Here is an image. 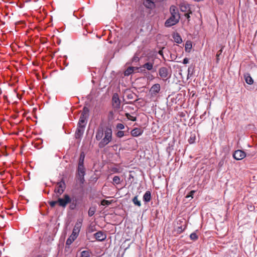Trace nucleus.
Masks as SVG:
<instances>
[{
    "mask_svg": "<svg viewBox=\"0 0 257 257\" xmlns=\"http://www.w3.org/2000/svg\"><path fill=\"white\" fill-rule=\"evenodd\" d=\"M66 188V184L63 179L57 183L54 192L56 194V197H58L59 195H61L64 191Z\"/></svg>",
    "mask_w": 257,
    "mask_h": 257,
    "instance_id": "obj_6",
    "label": "nucleus"
},
{
    "mask_svg": "<svg viewBox=\"0 0 257 257\" xmlns=\"http://www.w3.org/2000/svg\"><path fill=\"white\" fill-rule=\"evenodd\" d=\"M158 1V0H145L143 4L147 8L152 9L155 7V4Z\"/></svg>",
    "mask_w": 257,
    "mask_h": 257,
    "instance_id": "obj_11",
    "label": "nucleus"
},
{
    "mask_svg": "<svg viewBox=\"0 0 257 257\" xmlns=\"http://www.w3.org/2000/svg\"><path fill=\"white\" fill-rule=\"evenodd\" d=\"M85 174V169L84 165H78L77 168V174L76 176V181H79L80 184V186L82 187V185L84 182V176Z\"/></svg>",
    "mask_w": 257,
    "mask_h": 257,
    "instance_id": "obj_4",
    "label": "nucleus"
},
{
    "mask_svg": "<svg viewBox=\"0 0 257 257\" xmlns=\"http://www.w3.org/2000/svg\"><path fill=\"white\" fill-rule=\"evenodd\" d=\"M94 231V227L93 226H91L88 229L89 232H92Z\"/></svg>",
    "mask_w": 257,
    "mask_h": 257,
    "instance_id": "obj_42",
    "label": "nucleus"
},
{
    "mask_svg": "<svg viewBox=\"0 0 257 257\" xmlns=\"http://www.w3.org/2000/svg\"><path fill=\"white\" fill-rule=\"evenodd\" d=\"M178 222L180 223H184L183 225H181L180 226L177 227V231L179 232H182L186 228V221L184 219H182V220H179Z\"/></svg>",
    "mask_w": 257,
    "mask_h": 257,
    "instance_id": "obj_20",
    "label": "nucleus"
},
{
    "mask_svg": "<svg viewBox=\"0 0 257 257\" xmlns=\"http://www.w3.org/2000/svg\"><path fill=\"white\" fill-rule=\"evenodd\" d=\"M148 79L152 80L153 79V76L151 75H149L148 77Z\"/></svg>",
    "mask_w": 257,
    "mask_h": 257,
    "instance_id": "obj_45",
    "label": "nucleus"
},
{
    "mask_svg": "<svg viewBox=\"0 0 257 257\" xmlns=\"http://www.w3.org/2000/svg\"><path fill=\"white\" fill-rule=\"evenodd\" d=\"M71 201L72 199L70 198V196L66 194L63 195V198L58 197L57 200L58 205L63 208L66 207V206L68 203L71 202Z\"/></svg>",
    "mask_w": 257,
    "mask_h": 257,
    "instance_id": "obj_5",
    "label": "nucleus"
},
{
    "mask_svg": "<svg viewBox=\"0 0 257 257\" xmlns=\"http://www.w3.org/2000/svg\"><path fill=\"white\" fill-rule=\"evenodd\" d=\"M88 108L84 107L83 109V112L82 113H84L86 115V113L88 112Z\"/></svg>",
    "mask_w": 257,
    "mask_h": 257,
    "instance_id": "obj_44",
    "label": "nucleus"
},
{
    "mask_svg": "<svg viewBox=\"0 0 257 257\" xmlns=\"http://www.w3.org/2000/svg\"><path fill=\"white\" fill-rule=\"evenodd\" d=\"M49 204L51 207H54L56 204H58L57 200L56 201H51L49 202Z\"/></svg>",
    "mask_w": 257,
    "mask_h": 257,
    "instance_id": "obj_38",
    "label": "nucleus"
},
{
    "mask_svg": "<svg viewBox=\"0 0 257 257\" xmlns=\"http://www.w3.org/2000/svg\"><path fill=\"white\" fill-rule=\"evenodd\" d=\"M120 178L118 176H115L113 178V183L115 184H119L120 183Z\"/></svg>",
    "mask_w": 257,
    "mask_h": 257,
    "instance_id": "obj_29",
    "label": "nucleus"
},
{
    "mask_svg": "<svg viewBox=\"0 0 257 257\" xmlns=\"http://www.w3.org/2000/svg\"><path fill=\"white\" fill-rule=\"evenodd\" d=\"M112 107L114 111H120L122 110L120 105V100L118 94L115 93L112 97Z\"/></svg>",
    "mask_w": 257,
    "mask_h": 257,
    "instance_id": "obj_3",
    "label": "nucleus"
},
{
    "mask_svg": "<svg viewBox=\"0 0 257 257\" xmlns=\"http://www.w3.org/2000/svg\"><path fill=\"white\" fill-rule=\"evenodd\" d=\"M139 69V67H128L124 72V76H129L134 73V71L137 70Z\"/></svg>",
    "mask_w": 257,
    "mask_h": 257,
    "instance_id": "obj_15",
    "label": "nucleus"
},
{
    "mask_svg": "<svg viewBox=\"0 0 257 257\" xmlns=\"http://www.w3.org/2000/svg\"><path fill=\"white\" fill-rule=\"evenodd\" d=\"M112 201H108L106 200H102L101 202V204L103 206H108L111 203Z\"/></svg>",
    "mask_w": 257,
    "mask_h": 257,
    "instance_id": "obj_31",
    "label": "nucleus"
},
{
    "mask_svg": "<svg viewBox=\"0 0 257 257\" xmlns=\"http://www.w3.org/2000/svg\"><path fill=\"white\" fill-rule=\"evenodd\" d=\"M189 8L188 5L182 4L180 5V10L182 12H187Z\"/></svg>",
    "mask_w": 257,
    "mask_h": 257,
    "instance_id": "obj_27",
    "label": "nucleus"
},
{
    "mask_svg": "<svg viewBox=\"0 0 257 257\" xmlns=\"http://www.w3.org/2000/svg\"><path fill=\"white\" fill-rule=\"evenodd\" d=\"M139 60H140V58L139 57V55L137 53H136L132 59V62H138L139 61Z\"/></svg>",
    "mask_w": 257,
    "mask_h": 257,
    "instance_id": "obj_30",
    "label": "nucleus"
},
{
    "mask_svg": "<svg viewBox=\"0 0 257 257\" xmlns=\"http://www.w3.org/2000/svg\"><path fill=\"white\" fill-rule=\"evenodd\" d=\"M192 47V43L190 42H187L185 44V50L188 52H190Z\"/></svg>",
    "mask_w": 257,
    "mask_h": 257,
    "instance_id": "obj_28",
    "label": "nucleus"
},
{
    "mask_svg": "<svg viewBox=\"0 0 257 257\" xmlns=\"http://www.w3.org/2000/svg\"><path fill=\"white\" fill-rule=\"evenodd\" d=\"M222 52V48L220 50H219L216 54V62L217 63L218 62V61L219 60V57L220 55L221 54Z\"/></svg>",
    "mask_w": 257,
    "mask_h": 257,
    "instance_id": "obj_35",
    "label": "nucleus"
},
{
    "mask_svg": "<svg viewBox=\"0 0 257 257\" xmlns=\"http://www.w3.org/2000/svg\"><path fill=\"white\" fill-rule=\"evenodd\" d=\"M84 127H84V124H83L82 125H80V126L78 125V127L77 128V130H76V131L75 132V138L76 139H79L82 136V135L84 133Z\"/></svg>",
    "mask_w": 257,
    "mask_h": 257,
    "instance_id": "obj_13",
    "label": "nucleus"
},
{
    "mask_svg": "<svg viewBox=\"0 0 257 257\" xmlns=\"http://www.w3.org/2000/svg\"><path fill=\"white\" fill-rule=\"evenodd\" d=\"M189 62V59L187 58H185L183 59V63L184 64H187Z\"/></svg>",
    "mask_w": 257,
    "mask_h": 257,
    "instance_id": "obj_43",
    "label": "nucleus"
},
{
    "mask_svg": "<svg viewBox=\"0 0 257 257\" xmlns=\"http://www.w3.org/2000/svg\"><path fill=\"white\" fill-rule=\"evenodd\" d=\"M159 75L163 80H166L170 78V75L168 69L165 67H160L159 69Z\"/></svg>",
    "mask_w": 257,
    "mask_h": 257,
    "instance_id": "obj_8",
    "label": "nucleus"
},
{
    "mask_svg": "<svg viewBox=\"0 0 257 257\" xmlns=\"http://www.w3.org/2000/svg\"><path fill=\"white\" fill-rule=\"evenodd\" d=\"M159 54H162V52L161 51H159Z\"/></svg>",
    "mask_w": 257,
    "mask_h": 257,
    "instance_id": "obj_48",
    "label": "nucleus"
},
{
    "mask_svg": "<svg viewBox=\"0 0 257 257\" xmlns=\"http://www.w3.org/2000/svg\"><path fill=\"white\" fill-rule=\"evenodd\" d=\"M77 237L71 234V235L69 237V238L67 239L66 242V245H70L76 239Z\"/></svg>",
    "mask_w": 257,
    "mask_h": 257,
    "instance_id": "obj_21",
    "label": "nucleus"
},
{
    "mask_svg": "<svg viewBox=\"0 0 257 257\" xmlns=\"http://www.w3.org/2000/svg\"><path fill=\"white\" fill-rule=\"evenodd\" d=\"M90 252L89 250H83L81 251L80 257H90Z\"/></svg>",
    "mask_w": 257,
    "mask_h": 257,
    "instance_id": "obj_25",
    "label": "nucleus"
},
{
    "mask_svg": "<svg viewBox=\"0 0 257 257\" xmlns=\"http://www.w3.org/2000/svg\"><path fill=\"white\" fill-rule=\"evenodd\" d=\"M84 159V155H82V154H81L79 159V163H78L79 165H83Z\"/></svg>",
    "mask_w": 257,
    "mask_h": 257,
    "instance_id": "obj_32",
    "label": "nucleus"
},
{
    "mask_svg": "<svg viewBox=\"0 0 257 257\" xmlns=\"http://www.w3.org/2000/svg\"><path fill=\"white\" fill-rule=\"evenodd\" d=\"M154 61H149L143 64L141 67V72L143 73H145V70H147L148 71H150L152 72H155L156 71V69L154 67Z\"/></svg>",
    "mask_w": 257,
    "mask_h": 257,
    "instance_id": "obj_7",
    "label": "nucleus"
},
{
    "mask_svg": "<svg viewBox=\"0 0 257 257\" xmlns=\"http://www.w3.org/2000/svg\"><path fill=\"white\" fill-rule=\"evenodd\" d=\"M161 89L160 85L158 83L154 84L151 88L150 92L152 95H156Z\"/></svg>",
    "mask_w": 257,
    "mask_h": 257,
    "instance_id": "obj_14",
    "label": "nucleus"
},
{
    "mask_svg": "<svg viewBox=\"0 0 257 257\" xmlns=\"http://www.w3.org/2000/svg\"><path fill=\"white\" fill-rule=\"evenodd\" d=\"M112 132L110 126L100 125L97 130L95 138L100 141L98 147L103 148L112 140Z\"/></svg>",
    "mask_w": 257,
    "mask_h": 257,
    "instance_id": "obj_1",
    "label": "nucleus"
},
{
    "mask_svg": "<svg viewBox=\"0 0 257 257\" xmlns=\"http://www.w3.org/2000/svg\"><path fill=\"white\" fill-rule=\"evenodd\" d=\"M185 17H186L187 19H189L190 18L189 14L186 13L185 14Z\"/></svg>",
    "mask_w": 257,
    "mask_h": 257,
    "instance_id": "obj_46",
    "label": "nucleus"
},
{
    "mask_svg": "<svg viewBox=\"0 0 257 257\" xmlns=\"http://www.w3.org/2000/svg\"><path fill=\"white\" fill-rule=\"evenodd\" d=\"M195 192V191L192 190L190 192L189 194L186 196L187 198L191 197L193 198V195H194V193Z\"/></svg>",
    "mask_w": 257,
    "mask_h": 257,
    "instance_id": "obj_40",
    "label": "nucleus"
},
{
    "mask_svg": "<svg viewBox=\"0 0 257 257\" xmlns=\"http://www.w3.org/2000/svg\"><path fill=\"white\" fill-rule=\"evenodd\" d=\"M86 116L85 114L84 113H82L80 116L79 120L78 122V125L80 126L84 124L85 126L86 124Z\"/></svg>",
    "mask_w": 257,
    "mask_h": 257,
    "instance_id": "obj_17",
    "label": "nucleus"
},
{
    "mask_svg": "<svg viewBox=\"0 0 257 257\" xmlns=\"http://www.w3.org/2000/svg\"><path fill=\"white\" fill-rule=\"evenodd\" d=\"M116 127L118 130H122L124 128V126L122 123H118L117 124Z\"/></svg>",
    "mask_w": 257,
    "mask_h": 257,
    "instance_id": "obj_36",
    "label": "nucleus"
},
{
    "mask_svg": "<svg viewBox=\"0 0 257 257\" xmlns=\"http://www.w3.org/2000/svg\"><path fill=\"white\" fill-rule=\"evenodd\" d=\"M96 211V208L94 207H91L89 208L88 210V216L91 217L93 216Z\"/></svg>",
    "mask_w": 257,
    "mask_h": 257,
    "instance_id": "obj_26",
    "label": "nucleus"
},
{
    "mask_svg": "<svg viewBox=\"0 0 257 257\" xmlns=\"http://www.w3.org/2000/svg\"><path fill=\"white\" fill-rule=\"evenodd\" d=\"M195 67L193 65H191L189 67L188 69V77L189 76H191L194 72Z\"/></svg>",
    "mask_w": 257,
    "mask_h": 257,
    "instance_id": "obj_23",
    "label": "nucleus"
},
{
    "mask_svg": "<svg viewBox=\"0 0 257 257\" xmlns=\"http://www.w3.org/2000/svg\"><path fill=\"white\" fill-rule=\"evenodd\" d=\"M171 17L165 23L166 27H170L177 24L180 20V16L178 8L174 5H172L169 9Z\"/></svg>",
    "mask_w": 257,
    "mask_h": 257,
    "instance_id": "obj_2",
    "label": "nucleus"
},
{
    "mask_svg": "<svg viewBox=\"0 0 257 257\" xmlns=\"http://www.w3.org/2000/svg\"><path fill=\"white\" fill-rule=\"evenodd\" d=\"M244 78L245 81V82L251 85L253 83V80L252 77L250 76V75L249 73H245L244 74Z\"/></svg>",
    "mask_w": 257,
    "mask_h": 257,
    "instance_id": "obj_16",
    "label": "nucleus"
},
{
    "mask_svg": "<svg viewBox=\"0 0 257 257\" xmlns=\"http://www.w3.org/2000/svg\"><path fill=\"white\" fill-rule=\"evenodd\" d=\"M116 135L118 138H121L124 136V132L119 131L116 133Z\"/></svg>",
    "mask_w": 257,
    "mask_h": 257,
    "instance_id": "obj_37",
    "label": "nucleus"
},
{
    "mask_svg": "<svg viewBox=\"0 0 257 257\" xmlns=\"http://www.w3.org/2000/svg\"><path fill=\"white\" fill-rule=\"evenodd\" d=\"M110 113L111 114H113V112L112 111H110Z\"/></svg>",
    "mask_w": 257,
    "mask_h": 257,
    "instance_id": "obj_49",
    "label": "nucleus"
},
{
    "mask_svg": "<svg viewBox=\"0 0 257 257\" xmlns=\"http://www.w3.org/2000/svg\"><path fill=\"white\" fill-rule=\"evenodd\" d=\"M125 115H126L127 118L128 119L130 120H132V121H135L136 120V117L130 115L128 113H126L125 114Z\"/></svg>",
    "mask_w": 257,
    "mask_h": 257,
    "instance_id": "obj_33",
    "label": "nucleus"
},
{
    "mask_svg": "<svg viewBox=\"0 0 257 257\" xmlns=\"http://www.w3.org/2000/svg\"><path fill=\"white\" fill-rule=\"evenodd\" d=\"M143 132L139 128H135L131 132V134L133 137H138L142 135Z\"/></svg>",
    "mask_w": 257,
    "mask_h": 257,
    "instance_id": "obj_19",
    "label": "nucleus"
},
{
    "mask_svg": "<svg viewBox=\"0 0 257 257\" xmlns=\"http://www.w3.org/2000/svg\"><path fill=\"white\" fill-rule=\"evenodd\" d=\"M132 201L135 205L138 206L139 207H140L141 206V201L138 200V196H136L135 197H134Z\"/></svg>",
    "mask_w": 257,
    "mask_h": 257,
    "instance_id": "obj_24",
    "label": "nucleus"
},
{
    "mask_svg": "<svg viewBox=\"0 0 257 257\" xmlns=\"http://www.w3.org/2000/svg\"><path fill=\"white\" fill-rule=\"evenodd\" d=\"M190 237L192 240H195L198 238V236L195 233L193 232L190 234Z\"/></svg>",
    "mask_w": 257,
    "mask_h": 257,
    "instance_id": "obj_34",
    "label": "nucleus"
},
{
    "mask_svg": "<svg viewBox=\"0 0 257 257\" xmlns=\"http://www.w3.org/2000/svg\"><path fill=\"white\" fill-rule=\"evenodd\" d=\"M95 239L100 241L104 240L106 238V235L101 231H99L95 233L94 234Z\"/></svg>",
    "mask_w": 257,
    "mask_h": 257,
    "instance_id": "obj_12",
    "label": "nucleus"
},
{
    "mask_svg": "<svg viewBox=\"0 0 257 257\" xmlns=\"http://www.w3.org/2000/svg\"><path fill=\"white\" fill-rule=\"evenodd\" d=\"M143 201L146 203L149 202L151 199V193L149 191H147L145 192L143 197Z\"/></svg>",
    "mask_w": 257,
    "mask_h": 257,
    "instance_id": "obj_18",
    "label": "nucleus"
},
{
    "mask_svg": "<svg viewBox=\"0 0 257 257\" xmlns=\"http://www.w3.org/2000/svg\"><path fill=\"white\" fill-rule=\"evenodd\" d=\"M131 95H132V94H130V95H128V96H127V97H128V98H132Z\"/></svg>",
    "mask_w": 257,
    "mask_h": 257,
    "instance_id": "obj_47",
    "label": "nucleus"
},
{
    "mask_svg": "<svg viewBox=\"0 0 257 257\" xmlns=\"http://www.w3.org/2000/svg\"><path fill=\"white\" fill-rule=\"evenodd\" d=\"M76 206V204L73 201V202L70 204L69 207L71 209H74Z\"/></svg>",
    "mask_w": 257,
    "mask_h": 257,
    "instance_id": "obj_41",
    "label": "nucleus"
},
{
    "mask_svg": "<svg viewBox=\"0 0 257 257\" xmlns=\"http://www.w3.org/2000/svg\"><path fill=\"white\" fill-rule=\"evenodd\" d=\"M245 156V153L240 150L235 151L233 155L234 159L236 160H241L243 159Z\"/></svg>",
    "mask_w": 257,
    "mask_h": 257,
    "instance_id": "obj_9",
    "label": "nucleus"
},
{
    "mask_svg": "<svg viewBox=\"0 0 257 257\" xmlns=\"http://www.w3.org/2000/svg\"><path fill=\"white\" fill-rule=\"evenodd\" d=\"M173 38L175 42L178 44H180L182 42V40L180 36V35L178 33L175 34L173 36Z\"/></svg>",
    "mask_w": 257,
    "mask_h": 257,
    "instance_id": "obj_22",
    "label": "nucleus"
},
{
    "mask_svg": "<svg viewBox=\"0 0 257 257\" xmlns=\"http://www.w3.org/2000/svg\"><path fill=\"white\" fill-rule=\"evenodd\" d=\"M82 226V222L81 221H77L73 228L72 235H73L74 236H75L77 237L79 233L80 232V229Z\"/></svg>",
    "mask_w": 257,
    "mask_h": 257,
    "instance_id": "obj_10",
    "label": "nucleus"
},
{
    "mask_svg": "<svg viewBox=\"0 0 257 257\" xmlns=\"http://www.w3.org/2000/svg\"><path fill=\"white\" fill-rule=\"evenodd\" d=\"M195 140V137L191 136L189 139L188 140V142L190 144H193Z\"/></svg>",
    "mask_w": 257,
    "mask_h": 257,
    "instance_id": "obj_39",
    "label": "nucleus"
}]
</instances>
